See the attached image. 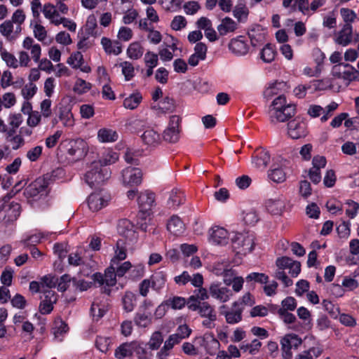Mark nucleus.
<instances>
[{
    "mask_svg": "<svg viewBox=\"0 0 359 359\" xmlns=\"http://www.w3.org/2000/svg\"><path fill=\"white\" fill-rule=\"evenodd\" d=\"M276 265L278 269L275 273V277L281 280L285 287L292 285L293 281L286 275L285 270L288 271V273L291 277H297L301 272L300 262L284 256L276 259Z\"/></svg>",
    "mask_w": 359,
    "mask_h": 359,
    "instance_id": "obj_1",
    "label": "nucleus"
},
{
    "mask_svg": "<svg viewBox=\"0 0 359 359\" xmlns=\"http://www.w3.org/2000/svg\"><path fill=\"white\" fill-rule=\"evenodd\" d=\"M296 112L294 104L287 103L283 95H279L273 102L269 110L272 123L285 122L294 116Z\"/></svg>",
    "mask_w": 359,
    "mask_h": 359,
    "instance_id": "obj_2",
    "label": "nucleus"
},
{
    "mask_svg": "<svg viewBox=\"0 0 359 359\" xmlns=\"http://www.w3.org/2000/svg\"><path fill=\"white\" fill-rule=\"evenodd\" d=\"M110 176L111 172L107 167L103 166L101 161H94L86 172L84 180L91 188H96L109 179Z\"/></svg>",
    "mask_w": 359,
    "mask_h": 359,
    "instance_id": "obj_3",
    "label": "nucleus"
},
{
    "mask_svg": "<svg viewBox=\"0 0 359 359\" xmlns=\"http://www.w3.org/2000/svg\"><path fill=\"white\" fill-rule=\"evenodd\" d=\"M48 185L49 180L44 176L39 177L30 183L24 190V196L28 203H32L46 196Z\"/></svg>",
    "mask_w": 359,
    "mask_h": 359,
    "instance_id": "obj_4",
    "label": "nucleus"
},
{
    "mask_svg": "<svg viewBox=\"0 0 359 359\" xmlns=\"http://www.w3.org/2000/svg\"><path fill=\"white\" fill-rule=\"evenodd\" d=\"M62 152L68 155L72 161H78L86 156L88 151L86 142L81 138L66 140L60 144Z\"/></svg>",
    "mask_w": 359,
    "mask_h": 359,
    "instance_id": "obj_5",
    "label": "nucleus"
},
{
    "mask_svg": "<svg viewBox=\"0 0 359 359\" xmlns=\"http://www.w3.org/2000/svg\"><path fill=\"white\" fill-rule=\"evenodd\" d=\"M255 236L252 232L236 233L231 238L232 247L237 254L251 252L255 245Z\"/></svg>",
    "mask_w": 359,
    "mask_h": 359,
    "instance_id": "obj_6",
    "label": "nucleus"
},
{
    "mask_svg": "<svg viewBox=\"0 0 359 359\" xmlns=\"http://www.w3.org/2000/svg\"><path fill=\"white\" fill-rule=\"evenodd\" d=\"M332 73L334 77L346 81V84L353 81H359V71L347 63L335 65L332 67Z\"/></svg>",
    "mask_w": 359,
    "mask_h": 359,
    "instance_id": "obj_7",
    "label": "nucleus"
},
{
    "mask_svg": "<svg viewBox=\"0 0 359 359\" xmlns=\"http://www.w3.org/2000/svg\"><path fill=\"white\" fill-rule=\"evenodd\" d=\"M21 213V205L18 203L11 202L3 204L0 207V224L4 226L14 222Z\"/></svg>",
    "mask_w": 359,
    "mask_h": 359,
    "instance_id": "obj_8",
    "label": "nucleus"
},
{
    "mask_svg": "<svg viewBox=\"0 0 359 359\" xmlns=\"http://www.w3.org/2000/svg\"><path fill=\"white\" fill-rule=\"evenodd\" d=\"M181 118L177 115L170 117L168 125L163 133V140L169 143L178 142L180 137Z\"/></svg>",
    "mask_w": 359,
    "mask_h": 359,
    "instance_id": "obj_9",
    "label": "nucleus"
},
{
    "mask_svg": "<svg viewBox=\"0 0 359 359\" xmlns=\"http://www.w3.org/2000/svg\"><path fill=\"white\" fill-rule=\"evenodd\" d=\"M116 276H118L115 271V266L111 264L110 266L105 269L104 274L100 272L95 273L92 276V279L95 283H97L99 286L106 285L108 287H111L116 284Z\"/></svg>",
    "mask_w": 359,
    "mask_h": 359,
    "instance_id": "obj_10",
    "label": "nucleus"
},
{
    "mask_svg": "<svg viewBox=\"0 0 359 359\" xmlns=\"http://www.w3.org/2000/svg\"><path fill=\"white\" fill-rule=\"evenodd\" d=\"M210 295L220 303H225L233 296L232 291L227 287L222 286L220 282L212 283L208 289Z\"/></svg>",
    "mask_w": 359,
    "mask_h": 359,
    "instance_id": "obj_11",
    "label": "nucleus"
},
{
    "mask_svg": "<svg viewBox=\"0 0 359 359\" xmlns=\"http://www.w3.org/2000/svg\"><path fill=\"white\" fill-rule=\"evenodd\" d=\"M226 305L219 307V313L224 316L228 324H236L242 320L243 309L239 307L238 303H233L231 308L227 309Z\"/></svg>",
    "mask_w": 359,
    "mask_h": 359,
    "instance_id": "obj_12",
    "label": "nucleus"
},
{
    "mask_svg": "<svg viewBox=\"0 0 359 359\" xmlns=\"http://www.w3.org/2000/svg\"><path fill=\"white\" fill-rule=\"evenodd\" d=\"M43 297H41L39 311L42 315H48L53 310L54 304L57 301V294L55 291L49 289L43 290Z\"/></svg>",
    "mask_w": 359,
    "mask_h": 359,
    "instance_id": "obj_13",
    "label": "nucleus"
},
{
    "mask_svg": "<svg viewBox=\"0 0 359 359\" xmlns=\"http://www.w3.org/2000/svg\"><path fill=\"white\" fill-rule=\"evenodd\" d=\"M111 196L102 191L91 194L88 198V205L93 212H97L108 205Z\"/></svg>",
    "mask_w": 359,
    "mask_h": 359,
    "instance_id": "obj_14",
    "label": "nucleus"
},
{
    "mask_svg": "<svg viewBox=\"0 0 359 359\" xmlns=\"http://www.w3.org/2000/svg\"><path fill=\"white\" fill-rule=\"evenodd\" d=\"M287 133L292 139H299L306 136V123L298 118L290 121L287 123Z\"/></svg>",
    "mask_w": 359,
    "mask_h": 359,
    "instance_id": "obj_15",
    "label": "nucleus"
},
{
    "mask_svg": "<svg viewBox=\"0 0 359 359\" xmlns=\"http://www.w3.org/2000/svg\"><path fill=\"white\" fill-rule=\"evenodd\" d=\"M142 173L137 168L128 167L122 172L123 183L126 186H137L142 182Z\"/></svg>",
    "mask_w": 359,
    "mask_h": 359,
    "instance_id": "obj_16",
    "label": "nucleus"
},
{
    "mask_svg": "<svg viewBox=\"0 0 359 359\" xmlns=\"http://www.w3.org/2000/svg\"><path fill=\"white\" fill-rule=\"evenodd\" d=\"M210 241L219 245H225L229 243V235L226 229L223 227L215 226L210 229Z\"/></svg>",
    "mask_w": 359,
    "mask_h": 359,
    "instance_id": "obj_17",
    "label": "nucleus"
},
{
    "mask_svg": "<svg viewBox=\"0 0 359 359\" xmlns=\"http://www.w3.org/2000/svg\"><path fill=\"white\" fill-rule=\"evenodd\" d=\"M155 201L154 194L151 192H144L141 193L137 198V202L140 207V214L142 216H146L149 215V210H151Z\"/></svg>",
    "mask_w": 359,
    "mask_h": 359,
    "instance_id": "obj_18",
    "label": "nucleus"
},
{
    "mask_svg": "<svg viewBox=\"0 0 359 359\" xmlns=\"http://www.w3.org/2000/svg\"><path fill=\"white\" fill-rule=\"evenodd\" d=\"M42 13L50 24L55 26L60 25V22L62 17L60 15L59 12L53 4L50 3L45 4L43 6Z\"/></svg>",
    "mask_w": 359,
    "mask_h": 359,
    "instance_id": "obj_19",
    "label": "nucleus"
},
{
    "mask_svg": "<svg viewBox=\"0 0 359 359\" xmlns=\"http://www.w3.org/2000/svg\"><path fill=\"white\" fill-rule=\"evenodd\" d=\"M270 161V155L263 149H257L252 158V163L259 169H264Z\"/></svg>",
    "mask_w": 359,
    "mask_h": 359,
    "instance_id": "obj_20",
    "label": "nucleus"
},
{
    "mask_svg": "<svg viewBox=\"0 0 359 359\" xmlns=\"http://www.w3.org/2000/svg\"><path fill=\"white\" fill-rule=\"evenodd\" d=\"M353 28L351 24H344L334 39V41L341 46H348L352 41Z\"/></svg>",
    "mask_w": 359,
    "mask_h": 359,
    "instance_id": "obj_21",
    "label": "nucleus"
},
{
    "mask_svg": "<svg viewBox=\"0 0 359 359\" xmlns=\"http://www.w3.org/2000/svg\"><path fill=\"white\" fill-rule=\"evenodd\" d=\"M229 48L237 55H244L249 50V46L242 36L231 39L229 44Z\"/></svg>",
    "mask_w": 359,
    "mask_h": 359,
    "instance_id": "obj_22",
    "label": "nucleus"
},
{
    "mask_svg": "<svg viewBox=\"0 0 359 359\" xmlns=\"http://www.w3.org/2000/svg\"><path fill=\"white\" fill-rule=\"evenodd\" d=\"M167 229L175 236H180L184 233L185 226L181 219L174 215L168 220Z\"/></svg>",
    "mask_w": 359,
    "mask_h": 359,
    "instance_id": "obj_23",
    "label": "nucleus"
},
{
    "mask_svg": "<svg viewBox=\"0 0 359 359\" xmlns=\"http://www.w3.org/2000/svg\"><path fill=\"white\" fill-rule=\"evenodd\" d=\"M127 257L126 245L124 239L117 241L115 248V255L111 260L112 265H118L119 262L126 259Z\"/></svg>",
    "mask_w": 359,
    "mask_h": 359,
    "instance_id": "obj_24",
    "label": "nucleus"
},
{
    "mask_svg": "<svg viewBox=\"0 0 359 359\" xmlns=\"http://www.w3.org/2000/svg\"><path fill=\"white\" fill-rule=\"evenodd\" d=\"M166 273L162 271H156L149 279L151 287L156 292H160L165 286L166 282Z\"/></svg>",
    "mask_w": 359,
    "mask_h": 359,
    "instance_id": "obj_25",
    "label": "nucleus"
},
{
    "mask_svg": "<svg viewBox=\"0 0 359 359\" xmlns=\"http://www.w3.org/2000/svg\"><path fill=\"white\" fill-rule=\"evenodd\" d=\"M144 144L149 146L155 147L161 142L160 135L154 129L146 130L141 136Z\"/></svg>",
    "mask_w": 359,
    "mask_h": 359,
    "instance_id": "obj_26",
    "label": "nucleus"
},
{
    "mask_svg": "<svg viewBox=\"0 0 359 359\" xmlns=\"http://www.w3.org/2000/svg\"><path fill=\"white\" fill-rule=\"evenodd\" d=\"M266 208L272 215H280L285 208V202L281 198L269 199L266 203Z\"/></svg>",
    "mask_w": 359,
    "mask_h": 359,
    "instance_id": "obj_27",
    "label": "nucleus"
},
{
    "mask_svg": "<svg viewBox=\"0 0 359 359\" xmlns=\"http://www.w3.org/2000/svg\"><path fill=\"white\" fill-rule=\"evenodd\" d=\"M101 44L105 52L108 54L118 55L122 51L121 46L118 41H111L109 39L103 37L101 40Z\"/></svg>",
    "mask_w": 359,
    "mask_h": 359,
    "instance_id": "obj_28",
    "label": "nucleus"
},
{
    "mask_svg": "<svg viewBox=\"0 0 359 359\" xmlns=\"http://www.w3.org/2000/svg\"><path fill=\"white\" fill-rule=\"evenodd\" d=\"M181 342L179 337L174 334L169 336L168 339L165 341L163 346L158 353V356L160 359H163L168 355V351L171 350L175 344Z\"/></svg>",
    "mask_w": 359,
    "mask_h": 359,
    "instance_id": "obj_29",
    "label": "nucleus"
},
{
    "mask_svg": "<svg viewBox=\"0 0 359 359\" xmlns=\"http://www.w3.org/2000/svg\"><path fill=\"white\" fill-rule=\"evenodd\" d=\"M237 29L236 22L229 17L222 19V22L217 27L220 35H226L229 32H233Z\"/></svg>",
    "mask_w": 359,
    "mask_h": 359,
    "instance_id": "obj_30",
    "label": "nucleus"
},
{
    "mask_svg": "<svg viewBox=\"0 0 359 359\" xmlns=\"http://www.w3.org/2000/svg\"><path fill=\"white\" fill-rule=\"evenodd\" d=\"M118 133L111 129L101 128L97 132V138L101 142H113L118 140Z\"/></svg>",
    "mask_w": 359,
    "mask_h": 359,
    "instance_id": "obj_31",
    "label": "nucleus"
},
{
    "mask_svg": "<svg viewBox=\"0 0 359 359\" xmlns=\"http://www.w3.org/2000/svg\"><path fill=\"white\" fill-rule=\"evenodd\" d=\"M142 100V94L139 92H136L126 97L123 100V104L126 109L133 110L139 106Z\"/></svg>",
    "mask_w": 359,
    "mask_h": 359,
    "instance_id": "obj_32",
    "label": "nucleus"
},
{
    "mask_svg": "<svg viewBox=\"0 0 359 359\" xmlns=\"http://www.w3.org/2000/svg\"><path fill=\"white\" fill-rule=\"evenodd\" d=\"M184 193L177 189H173L168 201V205L172 208H177L184 202Z\"/></svg>",
    "mask_w": 359,
    "mask_h": 359,
    "instance_id": "obj_33",
    "label": "nucleus"
},
{
    "mask_svg": "<svg viewBox=\"0 0 359 359\" xmlns=\"http://www.w3.org/2000/svg\"><path fill=\"white\" fill-rule=\"evenodd\" d=\"M136 302L137 297L134 293L130 291L126 292L122 298L123 309L126 312H131L136 305Z\"/></svg>",
    "mask_w": 359,
    "mask_h": 359,
    "instance_id": "obj_34",
    "label": "nucleus"
},
{
    "mask_svg": "<svg viewBox=\"0 0 359 359\" xmlns=\"http://www.w3.org/2000/svg\"><path fill=\"white\" fill-rule=\"evenodd\" d=\"M133 341L123 343L115 350V357L118 359H124L133 355Z\"/></svg>",
    "mask_w": 359,
    "mask_h": 359,
    "instance_id": "obj_35",
    "label": "nucleus"
},
{
    "mask_svg": "<svg viewBox=\"0 0 359 359\" xmlns=\"http://www.w3.org/2000/svg\"><path fill=\"white\" fill-rule=\"evenodd\" d=\"M302 343L301 338L297 334H286L280 341V344L287 346L290 348L297 349Z\"/></svg>",
    "mask_w": 359,
    "mask_h": 359,
    "instance_id": "obj_36",
    "label": "nucleus"
},
{
    "mask_svg": "<svg viewBox=\"0 0 359 359\" xmlns=\"http://www.w3.org/2000/svg\"><path fill=\"white\" fill-rule=\"evenodd\" d=\"M144 53V48L139 42H133L127 49L128 56L133 60L140 59Z\"/></svg>",
    "mask_w": 359,
    "mask_h": 359,
    "instance_id": "obj_37",
    "label": "nucleus"
},
{
    "mask_svg": "<svg viewBox=\"0 0 359 359\" xmlns=\"http://www.w3.org/2000/svg\"><path fill=\"white\" fill-rule=\"evenodd\" d=\"M276 54V51L274 47L270 43H267L262 49L260 57L264 62L270 63L274 60Z\"/></svg>",
    "mask_w": 359,
    "mask_h": 359,
    "instance_id": "obj_38",
    "label": "nucleus"
},
{
    "mask_svg": "<svg viewBox=\"0 0 359 359\" xmlns=\"http://www.w3.org/2000/svg\"><path fill=\"white\" fill-rule=\"evenodd\" d=\"M69 327L67 324L61 319H58L55 321L53 332L55 338L57 339L59 341H62V335L67 333Z\"/></svg>",
    "mask_w": 359,
    "mask_h": 359,
    "instance_id": "obj_39",
    "label": "nucleus"
},
{
    "mask_svg": "<svg viewBox=\"0 0 359 359\" xmlns=\"http://www.w3.org/2000/svg\"><path fill=\"white\" fill-rule=\"evenodd\" d=\"M248 36L250 39L251 45L253 47L259 46L264 41V34L259 29H252L248 32Z\"/></svg>",
    "mask_w": 359,
    "mask_h": 359,
    "instance_id": "obj_40",
    "label": "nucleus"
},
{
    "mask_svg": "<svg viewBox=\"0 0 359 359\" xmlns=\"http://www.w3.org/2000/svg\"><path fill=\"white\" fill-rule=\"evenodd\" d=\"M163 341V337L162 333L159 331H156L151 334L147 345L149 348L152 351L158 350L162 344Z\"/></svg>",
    "mask_w": 359,
    "mask_h": 359,
    "instance_id": "obj_41",
    "label": "nucleus"
},
{
    "mask_svg": "<svg viewBox=\"0 0 359 359\" xmlns=\"http://www.w3.org/2000/svg\"><path fill=\"white\" fill-rule=\"evenodd\" d=\"M136 325L141 327H147L151 324V315L150 313H137L134 318Z\"/></svg>",
    "mask_w": 359,
    "mask_h": 359,
    "instance_id": "obj_42",
    "label": "nucleus"
},
{
    "mask_svg": "<svg viewBox=\"0 0 359 359\" xmlns=\"http://www.w3.org/2000/svg\"><path fill=\"white\" fill-rule=\"evenodd\" d=\"M154 108H158L163 113L172 112L175 109V101L172 98L167 97L161 101L157 106H154Z\"/></svg>",
    "mask_w": 359,
    "mask_h": 359,
    "instance_id": "obj_43",
    "label": "nucleus"
},
{
    "mask_svg": "<svg viewBox=\"0 0 359 359\" xmlns=\"http://www.w3.org/2000/svg\"><path fill=\"white\" fill-rule=\"evenodd\" d=\"M90 311L93 320L98 321L105 314L106 309L104 305H101L96 302H93Z\"/></svg>",
    "mask_w": 359,
    "mask_h": 359,
    "instance_id": "obj_44",
    "label": "nucleus"
},
{
    "mask_svg": "<svg viewBox=\"0 0 359 359\" xmlns=\"http://www.w3.org/2000/svg\"><path fill=\"white\" fill-rule=\"evenodd\" d=\"M133 229V224L127 219H120L118 222V232L123 236H128L130 233H132Z\"/></svg>",
    "mask_w": 359,
    "mask_h": 359,
    "instance_id": "obj_45",
    "label": "nucleus"
},
{
    "mask_svg": "<svg viewBox=\"0 0 359 359\" xmlns=\"http://www.w3.org/2000/svg\"><path fill=\"white\" fill-rule=\"evenodd\" d=\"M144 266L142 264H132L128 278L133 280H139L144 276Z\"/></svg>",
    "mask_w": 359,
    "mask_h": 359,
    "instance_id": "obj_46",
    "label": "nucleus"
},
{
    "mask_svg": "<svg viewBox=\"0 0 359 359\" xmlns=\"http://www.w3.org/2000/svg\"><path fill=\"white\" fill-rule=\"evenodd\" d=\"M165 302L168 307L176 310L182 309L185 306L187 301L184 297L175 296L170 297Z\"/></svg>",
    "mask_w": 359,
    "mask_h": 359,
    "instance_id": "obj_47",
    "label": "nucleus"
},
{
    "mask_svg": "<svg viewBox=\"0 0 359 359\" xmlns=\"http://www.w3.org/2000/svg\"><path fill=\"white\" fill-rule=\"evenodd\" d=\"M92 84L82 79H77L73 88L74 93L81 95L90 90Z\"/></svg>",
    "mask_w": 359,
    "mask_h": 359,
    "instance_id": "obj_48",
    "label": "nucleus"
},
{
    "mask_svg": "<svg viewBox=\"0 0 359 359\" xmlns=\"http://www.w3.org/2000/svg\"><path fill=\"white\" fill-rule=\"evenodd\" d=\"M268 176L271 180L276 183H282L286 180V174L282 168L270 170Z\"/></svg>",
    "mask_w": 359,
    "mask_h": 359,
    "instance_id": "obj_49",
    "label": "nucleus"
},
{
    "mask_svg": "<svg viewBox=\"0 0 359 359\" xmlns=\"http://www.w3.org/2000/svg\"><path fill=\"white\" fill-rule=\"evenodd\" d=\"M285 86V83L277 81L270 84L264 92V97L266 98H271L273 95L278 94L279 90L283 88Z\"/></svg>",
    "mask_w": 359,
    "mask_h": 359,
    "instance_id": "obj_50",
    "label": "nucleus"
},
{
    "mask_svg": "<svg viewBox=\"0 0 359 359\" xmlns=\"http://www.w3.org/2000/svg\"><path fill=\"white\" fill-rule=\"evenodd\" d=\"M324 309L334 319L338 318L340 309L338 306L334 305L332 302L324 299L322 302Z\"/></svg>",
    "mask_w": 359,
    "mask_h": 359,
    "instance_id": "obj_51",
    "label": "nucleus"
},
{
    "mask_svg": "<svg viewBox=\"0 0 359 359\" xmlns=\"http://www.w3.org/2000/svg\"><path fill=\"white\" fill-rule=\"evenodd\" d=\"M97 27V20L94 15H90L86 21L85 30L88 35H90L92 36H96L98 35V33L96 30Z\"/></svg>",
    "mask_w": 359,
    "mask_h": 359,
    "instance_id": "obj_52",
    "label": "nucleus"
},
{
    "mask_svg": "<svg viewBox=\"0 0 359 359\" xmlns=\"http://www.w3.org/2000/svg\"><path fill=\"white\" fill-rule=\"evenodd\" d=\"M245 279L248 283L254 281L260 284H266L269 282V276L264 273H250L246 276Z\"/></svg>",
    "mask_w": 359,
    "mask_h": 359,
    "instance_id": "obj_53",
    "label": "nucleus"
},
{
    "mask_svg": "<svg viewBox=\"0 0 359 359\" xmlns=\"http://www.w3.org/2000/svg\"><path fill=\"white\" fill-rule=\"evenodd\" d=\"M59 118L62 122V124L66 127H71L74 124L73 115L69 109L66 108L61 109L60 111Z\"/></svg>",
    "mask_w": 359,
    "mask_h": 359,
    "instance_id": "obj_54",
    "label": "nucleus"
},
{
    "mask_svg": "<svg viewBox=\"0 0 359 359\" xmlns=\"http://www.w3.org/2000/svg\"><path fill=\"white\" fill-rule=\"evenodd\" d=\"M233 13L238 22H245L248 15V10L244 5H238L234 8Z\"/></svg>",
    "mask_w": 359,
    "mask_h": 359,
    "instance_id": "obj_55",
    "label": "nucleus"
},
{
    "mask_svg": "<svg viewBox=\"0 0 359 359\" xmlns=\"http://www.w3.org/2000/svg\"><path fill=\"white\" fill-rule=\"evenodd\" d=\"M111 345V339L107 337L98 336L95 340V346L102 353H106Z\"/></svg>",
    "mask_w": 359,
    "mask_h": 359,
    "instance_id": "obj_56",
    "label": "nucleus"
},
{
    "mask_svg": "<svg viewBox=\"0 0 359 359\" xmlns=\"http://www.w3.org/2000/svg\"><path fill=\"white\" fill-rule=\"evenodd\" d=\"M122 68V73L126 81H130L135 76V69L133 64L130 62L125 61L120 64Z\"/></svg>",
    "mask_w": 359,
    "mask_h": 359,
    "instance_id": "obj_57",
    "label": "nucleus"
},
{
    "mask_svg": "<svg viewBox=\"0 0 359 359\" xmlns=\"http://www.w3.org/2000/svg\"><path fill=\"white\" fill-rule=\"evenodd\" d=\"M43 151V147L42 146H36L33 148H31L27 151L26 157L29 161L31 162H35L37 161L41 154Z\"/></svg>",
    "mask_w": 359,
    "mask_h": 359,
    "instance_id": "obj_58",
    "label": "nucleus"
},
{
    "mask_svg": "<svg viewBox=\"0 0 359 359\" xmlns=\"http://www.w3.org/2000/svg\"><path fill=\"white\" fill-rule=\"evenodd\" d=\"M345 204L347 206L346 215L351 219L354 218L358 214L359 203L351 200H348Z\"/></svg>",
    "mask_w": 359,
    "mask_h": 359,
    "instance_id": "obj_59",
    "label": "nucleus"
},
{
    "mask_svg": "<svg viewBox=\"0 0 359 359\" xmlns=\"http://www.w3.org/2000/svg\"><path fill=\"white\" fill-rule=\"evenodd\" d=\"M187 22L186 18L182 15H177L174 17L170 23V27L175 31H179L187 26Z\"/></svg>",
    "mask_w": 359,
    "mask_h": 359,
    "instance_id": "obj_60",
    "label": "nucleus"
},
{
    "mask_svg": "<svg viewBox=\"0 0 359 359\" xmlns=\"http://www.w3.org/2000/svg\"><path fill=\"white\" fill-rule=\"evenodd\" d=\"M198 313L201 316L205 318L212 316H216L213 307L208 302H202L201 307L198 309Z\"/></svg>",
    "mask_w": 359,
    "mask_h": 359,
    "instance_id": "obj_61",
    "label": "nucleus"
},
{
    "mask_svg": "<svg viewBox=\"0 0 359 359\" xmlns=\"http://www.w3.org/2000/svg\"><path fill=\"white\" fill-rule=\"evenodd\" d=\"M34 37L39 41H43L47 36V32L45 27L39 22H36L33 27Z\"/></svg>",
    "mask_w": 359,
    "mask_h": 359,
    "instance_id": "obj_62",
    "label": "nucleus"
},
{
    "mask_svg": "<svg viewBox=\"0 0 359 359\" xmlns=\"http://www.w3.org/2000/svg\"><path fill=\"white\" fill-rule=\"evenodd\" d=\"M13 276V270L11 267H6L1 276V282L6 286H10L12 284Z\"/></svg>",
    "mask_w": 359,
    "mask_h": 359,
    "instance_id": "obj_63",
    "label": "nucleus"
},
{
    "mask_svg": "<svg viewBox=\"0 0 359 359\" xmlns=\"http://www.w3.org/2000/svg\"><path fill=\"white\" fill-rule=\"evenodd\" d=\"M1 57L9 67L15 69L18 67V61L15 55L7 50Z\"/></svg>",
    "mask_w": 359,
    "mask_h": 359,
    "instance_id": "obj_64",
    "label": "nucleus"
}]
</instances>
